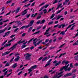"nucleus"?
<instances>
[{
	"label": "nucleus",
	"mask_w": 78,
	"mask_h": 78,
	"mask_svg": "<svg viewBox=\"0 0 78 78\" xmlns=\"http://www.w3.org/2000/svg\"><path fill=\"white\" fill-rule=\"evenodd\" d=\"M33 44L35 47L39 45V39L35 38L33 40Z\"/></svg>",
	"instance_id": "f257e3e1"
},
{
	"label": "nucleus",
	"mask_w": 78,
	"mask_h": 78,
	"mask_svg": "<svg viewBox=\"0 0 78 78\" xmlns=\"http://www.w3.org/2000/svg\"><path fill=\"white\" fill-rule=\"evenodd\" d=\"M63 72H64V71L61 72L59 73L58 72L56 73V74L54 76L53 78H59L61 77L63 75V74H62Z\"/></svg>",
	"instance_id": "f03ea898"
},
{
	"label": "nucleus",
	"mask_w": 78,
	"mask_h": 78,
	"mask_svg": "<svg viewBox=\"0 0 78 78\" xmlns=\"http://www.w3.org/2000/svg\"><path fill=\"white\" fill-rule=\"evenodd\" d=\"M25 56V58L26 60H30L31 59V54L29 53H27L24 55Z\"/></svg>",
	"instance_id": "7ed1b4c3"
},
{
	"label": "nucleus",
	"mask_w": 78,
	"mask_h": 78,
	"mask_svg": "<svg viewBox=\"0 0 78 78\" xmlns=\"http://www.w3.org/2000/svg\"><path fill=\"white\" fill-rule=\"evenodd\" d=\"M36 68H37V66L36 65H34L32 66L30 69H28V71H29L28 73H30V72H32L33 70H34V69H36Z\"/></svg>",
	"instance_id": "20e7f679"
},
{
	"label": "nucleus",
	"mask_w": 78,
	"mask_h": 78,
	"mask_svg": "<svg viewBox=\"0 0 78 78\" xmlns=\"http://www.w3.org/2000/svg\"><path fill=\"white\" fill-rule=\"evenodd\" d=\"M69 64H68L67 66L66 65L65 66L63 67V68L64 69L65 71H67V70L70 71V70H71V68L70 67H69Z\"/></svg>",
	"instance_id": "39448f33"
},
{
	"label": "nucleus",
	"mask_w": 78,
	"mask_h": 78,
	"mask_svg": "<svg viewBox=\"0 0 78 78\" xmlns=\"http://www.w3.org/2000/svg\"><path fill=\"white\" fill-rule=\"evenodd\" d=\"M14 22H15V23H17V24H18V25H21L22 24V23H20V21H13L12 22H11L9 23V25H11V24H12V23H14Z\"/></svg>",
	"instance_id": "423d86ee"
},
{
	"label": "nucleus",
	"mask_w": 78,
	"mask_h": 78,
	"mask_svg": "<svg viewBox=\"0 0 78 78\" xmlns=\"http://www.w3.org/2000/svg\"><path fill=\"white\" fill-rule=\"evenodd\" d=\"M62 4L61 3H59L58 5L57 8H56V9H58L59 8H62L63 7V6L62 5Z\"/></svg>",
	"instance_id": "0eeeda50"
},
{
	"label": "nucleus",
	"mask_w": 78,
	"mask_h": 78,
	"mask_svg": "<svg viewBox=\"0 0 78 78\" xmlns=\"http://www.w3.org/2000/svg\"><path fill=\"white\" fill-rule=\"evenodd\" d=\"M17 45V44H15V45L13 46V47L10 48V49L11 50H13L14 49H15V48H16Z\"/></svg>",
	"instance_id": "6e6552de"
},
{
	"label": "nucleus",
	"mask_w": 78,
	"mask_h": 78,
	"mask_svg": "<svg viewBox=\"0 0 78 78\" xmlns=\"http://www.w3.org/2000/svg\"><path fill=\"white\" fill-rule=\"evenodd\" d=\"M28 9H29V8L27 9H26L24 11H23V13L22 14V16H23L25 15V14H26L27 13V10H28Z\"/></svg>",
	"instance_id": "1a4fd4ad"
},
{
	"label": "nucleus",
	"mask_w": 78,
	"mask_h": 78,
	"mask_svg": "<svg viewBox=\"0 0 78 78\" xmlns=\"http://www.w3.org/2000/svg\"><path fill=\"white\" fill-rule=\"evenodd\" d=\"M11 51H10L9 52H5L4 53H2V56H5V55H8V54H9V53H10V52Z\"/></svg>",
	"instance_id": "9d476101"
},
{
	"label": "nucleus",
	"mask_w": 78,
	"mask_h": 78,
	"mask_svg": "<svg viewBox=\"0 0 78 78\" xmlns=\"http://www.w3.org/2000/svg\"><path fill=\"white\" fill-rule=\"evenodd\" d=\"M33 39L34 38H33L32 39L30 40L29 41H26V42L23 43V44H27H27H30V42H31V41H32L33 40Z\"/></svg>",
	"instance_id": "9b49d317"
},
{
	"label": "nucleus",
	"mask_w": 78,
	"mask_h": 78,
	"mask_svg": "<svg viewBox=\"0 0 78 78\" xmlns=\"http://www.w3.org/2000/svg\"><path fill=\"white\" fill-rule=\"evenodd\" d=\"M20 9V8L18 7L17 9L16 10H15V14H17V13L19 12V11Z\"/></svg>",
	"instance_id": "f8f14e48"
},
{
	"label": "nucleus",
	"mask_w": 78,
	"mask_h": 78,
	"mask_svg": "<svg viewBox=\"0 0 78 78\" xmlns=\"http://www.w3.org/2000/svg\"><path fill=\"white\" fill-rule=\"evenodd\" d=\"M50 29V27L49 28H48L47 30H46L45 33L44 34V35H45L46 34H48V31H49V30Z\"/></svg>",
	"instance_id": "ddd939ff"
},
{
	"label": "nucleus",
	"mask_w": 78,
	"mask_h": 78,
	"mask_svg": "<svg viewBox=\"0 0 78 78\" xmlns=\"http://www.w3.org/2000/svg\"><path fill=\"white\" fill-rule=\"evenodd\" d=\"M19 58H20V57L19 56H16V58H15L14 59L15 61L16 62L18 61L19 60Z\"/></svg>",
	"instance_id": "4468645a"
},
{
	"label": "nucleus",
	"mask_w": 78,
	"mask_h": 78,
	"mask_svg": "<svg viewBox=\"0 0 78 78\" xmlns=\"http://www.w3.org/2000/svg\"><path fill=\"white\" fill-rule=\"evenodd\" d=\"M34 23V20H32L30 21V24H29L30 27H31L33 26V24Z\"/></svg>",
	"instance_id": "2eb2a0df"
},
{
	"label": "nucleus",
	"mask_w": 78,
	"mask_h": 78,
	"mask_svg": "<svg viewBox=\"0 0 78 78\" xmlns=\"http://www.w3.org/2000/svg\"><path fill=\"white\" fill-rule=\"evenodd\" d=\"M72 75L71 73H69L67 74L66 75L64 76L65 77H67V76H69Z\"/></svg>",
	"instance_id": "dca6fc26"
},
{
	"label": "nucleus",
	"mask_w": 78,
	"mask_h": 78,
	"mask_svg": "<svg viewBox=\"0 0 78 78\" xmlns=\"http://www.w3.org/2000/svg\"><path fill=\"white\" fill-rule=\"evenodd\" d=\"M9 33H10V31H8L7 33H6L3 36V37H5V36H8L9 34Z\"/></svg>",
	"instance_id": "f3484780"
},
{
	"label": "nucleus",
	"mask_w": 78,
	"mask_h": 78,
	"mask_svg": "<svg viewBox=\"0 0 78 78\" xmlns=\"http://www.w3.org/2000/svg\"><path fill=\"white\" fill-rule=\"evenodd\" d=\"M37 13H36L34 15V14H32L31 15V17H36V16H37Z\"/></svg>",
	"instance_id": "a211bd4d"
},
{
	"label": "nucleus",
	"mask_w": 78,
	"mask_h": 78,
	"mask_svg": "<svg viewBox=\"0 0 78 78\" xmlns=\"http://www.w3.org/2000/svg\"><path fill=\"white\" fill-rule=\"evenodd\" d=\"M61 17H62V16L58 15L57 16L56 20H58V19H59Z\"/></svg>",
	"instance_id": "6ab92c4d"
},
{
	"label": "nucleus",
	"mask_w": 78,
	"mask_h": 78,
	"mask_svg": "<svg viewBox=\"0 0 78 78\" xmlns=\"http://www.w3.org/2000/svg\"><path fill=\"white\" fill-rule=\"evenodd\" d=\"M25 42V40H23V41H21V40H20L18 42V44H21V43H23V42Z\"/></svg>",
	"instance_id": "aec40b11"
},
{
	"label": "nucleus",
	"mask_w": 78,
	"mask_h": 78,
	"mask_svg": "<svg viewBox=\"0 0 78 78\" xmlns=\"http://www.w3.org/2000/svg\"><path fill=\"white\" fill-rule=\"evenodd\" d=\"M48 57H44L42 60V61H45V60H48Z\"/></svg>",
	"instance_id": "412c9836"
},
{
	"label": "nucleus",
	"mask_w": 78,
	"mask_h": 78,
	"mask_svg": "<svg viewBox=\"0 0 78 78\" xmlns=\"http://www.w3.org/2000/svg\"><path fill=\"white\" fill-rule=\"evenodd\" d=\"M69 67L71 68H73V63H70L69 64Z\"/></svg>",
	"instance_id": "4be33fe9"
},
{
	"label": "nucleus",
	"mask_w": 78,
	"mask_h": 78,
	"mask_svg": "<svg viewBox=\"0 0 78 78\" xmlns=\"http://www.w3.org/2000/svg\"><path fill=\"white\" fill-rule=\"evenodd\" d=\"M49 6V5L48 4H46V5H45V6H44L43 7L41 8V9H42L43 8H47Z\"/></svg>",
	"instance_id": "5701e85b"
},
{
	"label": "nucleus",
	"mask_w": 78,
	"mask_h": 78,
	"mask_svg": "<svg viewBox=\"0 0 78 78\" xmlns=\"http://www.w3.org/2000/svg\"><path fill=\"white\" fill-rule=\"evenodd\" d=\"M66 53H64L61 54H60V55L58 58H61V57H62V55H66Z\"/></svg>",
	"instance_id": "b1692460"
},
{
	"label": "nucleus",
	"mask_w": 78,
	"mask_h": 78,
	"mask_svg": "<svg viewBox=\"0 0 78 78\" xmlns=\"http://www.w3.org/2000/svg\"><path fill=\"white\" fill-rule=\"evenodd\" d=\"M49 41V39H47L45 41V42H43L42 43V44H45V43L46 42H48V41Z\"/></svg>",
	"instance_id": "393cba45"
},
{
	"label": "nucleus",
	"mask_w": 78,
	"mask_h": 78,
	"mask_svg": "<svg viewBox=\"0 0 78 78\" xmlns=\"http://www.w3.org/2000/svg\"><path fill=\"white\" fill-rule=\"evenodd\" d=\"M12 0H9V1H8L6 2V4H9V3H11V2H12Z\"/></svg>",
	"instance_id": "a878e982"
},
{
	"label": "nucleus",
	"mask_w": 78,
	"mask_h": 78,
	"mask_svg": "<svg viewBox=\"0 0 78 78\" xmlns=\"http://www.w3.org/2000/svg\"><path fill=\"white\" fill-rule=\"evenodd\" d=\"M30 3H29L27 5H24L23 6V7L24 8H26L27 7H28V6H29L30 5Z\"/></svg>",
	"instance_id": "bb28decb"
},
{
	"label": "nucleus",
	"mask_w": 78,
	"mask_h": 78,
	"mask_svg": "<svg viewBox=\"0 0 78 78\" xmlns=\"http://www.w3.org/2000/svg\"><path fill=\"white\" fill-rule=\"evenodd\" d=\"M65 34V32L62 31L60 34V35H61V34H62V36H64Z\"/></svg>",
	"instance_id": "cd10ccee"
},
{
	"label": "nucleus",
	"mask_w": 78,
	"mask_h": 78,
	"mask_svg": "<svg viewBox=\"0 0 78 78\" xmlns=\"http://www.w3.org/2000/svg\"><path fill=\"white\" fill-rule=\"evenodd\" d=\"M45 21V20H43L40 23V24H43V23H44Z\"/></svg>",
	"instance_id": "c85d7f7f"
},
{
	"label": "nucleus",
	"mask_w": 78,
	"mask_h": 78,
	"mask_svg": "<svg viewBox=\"0 0 78 78\" xmlns=\"http://www.w3.org/2000/svg\"><path fill=\"white\" fill-rule=\"evenodd\" d=\"M15 40V38H12V40H10L8 42V43H10L11 42H12V41H13L14 40Z\"/></svg>",
	"instance_id": "c756f323"
},
{
	"label": "nucleus",
	"mask_w": 78,
	"mask_h": 78,
	"mask_svg": "<svg viewBox=\"0 0 78 78\" xmlns=\"http://www.w3.org/2000/svg\"><path fill=\"white\" fill-rule=\"evenodd\" d=\"M61 61H59V62H58V63L55 64V66H58V65H59V64H61Z\"/></svg>",
	"instance_id": "7c9ffc66"
},
{
	"label": "nucleus",
	"mask_w": 78,
	"mask_h": 78,
	"mask_svg": "<svg viewBox=\"0 0 78 78\" xmlns=\"http://www.w3.org/2000/svg\"><path fill=\"white\" fill-rule=\"evenodd\" d=\"M72 26V25H70L69 26L66 28V30H65V32H66V31H67V30H68V29H69V28H70V27Z\"/></svg>",
	"instance_id": "2f4dec72"
},
{
	"label": "nucleus",
	"mask_w": 78,
	"mask_h": 78,
	"mask_svg": "<svg viewBox=\"0 0 78 78\" xmlns=\"http://www.w3.org/2000/svg\"><path fill=\"white\" fill-rule=\"evenodd\" d=\"M28 1H29V0H24V1H23L22 2V3H27V2Z\"/></svg>",
	"instance_id": "473e14b6"
},
{
	"label": "nucleus",
	"mask_w": 78,
	"mask_h": 78,
	"mask_svg": "<svg viewBox=\"0 0 78 78\" xmlns=\"http://www.w3.org/2000/svg\"><path fill=\"white\" fill-rule=\"evenodd\" d=\"M78 45V43H77V42H75V43L73 44V46H75V45Z\"/></svg>",
	"instance_id": "72a5a7b5"
},
{
	"label": "nucleus",
	"mask_w": 78,
	"mask_h": 78,
	"mask_svg": "<svg viewBox=\"0 0 78 78\" xmlns=\"http://www.w3.org/2000/svg\"><path fill=\"white\" fill-rule=\"evenodd\" d=\"M52 61V59H50L49 60L48 62L47 63L50 64H51V63H50V62Z\"/></svg>",
	"instance_id": "f704fd0d"
},
{
	"label": "nucleus",
	"mask_w": 78,
	"mask_h": 78,
	"mask_svg": "<svg viewBox=\"0 0 78 78\" xmlns=\"http://www.w3.org/2000/svg\"><path fill=\"white\" fill-rule=\"evenodd\" d=\"M30 27L29 25L28 26H24V28H28V27Z\"/></svg>",
	"instance_id": "c9c22d12"
},
{
	"label": "nucleus",
	"mask_w": 78,
	"mask_h": 78,
	"mask_svg": "<svg viewBox=\"0 0 78 78\" xmlns=\"http://www.w3.org/2000/svg\"><path fill=\"white\" fill-rule=\"evenodd\" d=\"M9 66V64L8 63H7L5 64V67H8Z\"/></svg>",
	"instance_id": "e433bc0d"
},
{
	"label": "nucleus",
	"mask_w": 78,
	"mask_h": 78,
	"mask_svg": "<svg viewBox=\"0 0 78 78\" xmlns=\"http://www.w3.org/2000/svg\"><path fill=\"white\" fill-rule=\"evenodd\" d=\"M58 0H55V1L54 2H53V4H55V3H58Z\"/></svg>",
	"instance_id": "4c0bfd02"
},
{
	"label": "nucleus",
	"mask_w": 78,
	"mask_h": 78,
	"mask_svg": "<svg viewBox=\"0 0 78 78\" xmlns=\"http://www.w3.org/2000/svg\"><path fill=\"white\" fill-rule=\"evenodd\" d=\"M43 11L44 12V14H45L46 13L47 11V9H44V10H43Z\"/></svg>",
	"instance_id": "58836bf2"
},
{
	"label": "nucleus",
	"mask_w": 78,
	"mask_h": 78,
	"mask_svg": "<svg viewBox=\"0 0 78 78\" xmlns=\"http://www.w3.org/2000/svg\"><path fill=\"white\" fill-rule=\"evenodd\" d=\"M16 66H17V64L15 63L12 66V67L15 68Z\"/></svg>",
	"instance_id": "ea45409f"
},
{
	"label": "nucleus",
	"mask_w": 78,
	"mask_h": 78,
	"mask_svg": "<svg viewBox=\"0 0 78 78\" xmlns=\"http://www.w3.org/2000/svg\"><path fill=\"white\" fill-rule=\"evenodd\" d=\"M53 21H51L49 23L48 25H51V24H53Z\"/></svg>",
	"instance_id": "a19ab883"
},
{
	"label": "nucleus",
	"mask_w": 78,
	"mask_h": 78,
	"mask_svg": "<svg viewBox=\"0 0 78 78\" xmlns=\"http://www.w3.org/2000/svg\"><path fill=\"white\" fill-rule=\"evenodd\" d=\"M39 34V31H38L37 32H35L34 34Z\"/></svg>",
	"instance_id": "79ce46f5"
},
{
	"label": "nucleus",
	"mask_w": 78,
	"mask_h": 78,
	"mask_svg": "<svg viewBox=\"0 0 78 78\" xmlns=\"http://www.w3.org/2000/svg\"><path fill=\"white\" fill-rule=\"evenodd\" d=\"M27 47V45H23L22 46V48H25V47Z\"/></svg>",
	"instance_id": "37998d69"
},
{
	"label": "nucleus",
	"mask_w": 78,
	"mask_h": 78,
	"mask_svg": "<svg viewBox=\"0 0 78 78\" xmlns=\"http://www.w3.org/2000/svg\"><path fill=\"white\" fill-rule=\"evenodd\" d=\"M55 14H53L51 16L50 19H53V17H55Z\"/></svg>",
	"instance_id": "c03bdc74"
},
{
	"label": "nucleus",
	"mask_w": 78,
	"mask_h": 78,
	"mask_svg": "<svg viewBox=\"0 0 78 78\" xmlns=\"http://www.w3.org/2000/svg\"><path fill=\"white\" fill-rule=\"evenodd\" d=\"M7 42V40L5 41L2 44V46H3V45H5V43H6V42Z\"/></svg>",
	"instance_id": "a18cd8bd"
},
{
	"label": "nucleus",
	"mask_w": 78,
	"mask_h": 78,
	"mask_svg": "<svg viewBox=\"0 0 78 78\" xmlns=\"http://www.w3.org/2000/svg\"><path fill=\"white\" fill-rule=\"evenodd\" d=\"M34 5H35V2H34L32 4L31 6H34Z\"/></svg>",
	"instance_id": "49530a36"
},
{
	"label": "nucleus",
	"mask_w": 78,
	"mask_h": 78,
	"mask_svg": "<svg viewBox=\"0 0 78 78\" xmlns=\"http://www.w3.org/2000/svg\"><path fill=\"white\" fill-rule=\"evenodd\" d=\"M55 48V47H51L49 48L50 50H52V49H53Z\"/></svg>",
	"instance_id": "de8ad7c7"
},
{
	"label": "nucleus",
	"mask_w": 78,
	"mask_h": 78,
	"mask_svg": "<svg viewBox=\"0 0 78 78\" xmlns=\"http://www.w3.org/2000/svg\"><path fill=\"white\" fill-rule=\"evenodd\" d=\"M14 58L13 57L12 58V59H11L10 61V62H12L13 61V60H14Z\"/></svg>",
	"instance_id": "09e8293b"
},
{
	"label": "nucleus",
	"mask_w": 78,
	"mask_h": 78,
	"mask_svg": "<svg viewBox=\"0 0 78 78\" xmlns=\"http://www.w3.org/2000/svg\"><path fill=\"white\" fill-rule=\"evenodd\" d=\"M15 56H17L18 55H20V54L16 53L15 54Z\"/></svg>",
	"instance_id": "8fccbe9b"
},
{
	"label": "nucleus",
	"mask_w": 78,
	"mask_h": 78,
	"mask_svg": "<svg viewBox=\"0 0 78 78\" xmlns=\"http://www.w3.org/2000/svg\"><path fill=\"white\" fill-rule=\"evenodd\" d=\"M3 32H4L3 30H0V34H1V33H3Z\"/></svg>",
	"instance_id": "3c124183"
},
{
	"label": "nucleus",
	"mask_w": 78,
	"mask_h": 78,
	"mask_svg": "<svg viewBox=\"0 0 78 78\" xmlns=\"http://www.w3.org/2000/svg\"><path fill=\"white\" fill-rule=\"evenodd\" d=\"M61 12V10H58V11L57 12H56V14H59V13H60V12Z\"/></svg>",
	"instance_id": "603ef678"
},
{
	"label": "nucleus",
	"mask_w": 78,
	"mask_h": 78,
	"mask_svg": "<svg viewBox=\"0 0 78 78\" xmlns=\"http://www.w3.org/2000/svg\"><path fill=\"white\" fill-rule=\"evenodd\" d=\"M49 64H49V63H47V64H46L45 65V67H47V66H49Z\"/></svg>",
	"instance_id": "864d4df0"
},
{
	"label": "nucleus",
	"mask_w": 78,
	"mask_h": 78,
	"mask_svg": "<svg viewBox=\"0 0 78 78\" xmlns=\"http://www.w3.org/2000/svg\"><path fill=\"white\" fill-rule=\"evenodd\" d=\"M64 45H65V44H62V45H61L59 47V48H61V47H63V46H64Z\"/></svg>",
	"instance_id": "5fc2aeb1"
},
{
	"label": "nucleus",
	"mask_w": 78,
	"mask_h": 78,
	"mask_svg": "<svg viewBox=\"0 0 78 78\" xmlns=\"http://www.w3.org/2000/svg\"><path fill=\"white\" fill-rule=\"evenodd\" d=\"M63 5H67V3L66 2H64L63 3Z\"/></svg>",
	"instance_id": "6e6d98bb"
},
{
	"label": "nucleus",
	"mask_w": 78,
	"mask_h": 78,
	"mask_svg": "<svg viewBox=\"0 0 78 78\" xmlns=\"http://www.w3.org/2000/svg\"><path fill=\"white\" fill-rule=\"evenodd\" d=\"M11 73H10L9 74H7L6 76L7 77H8L9 75H11Z\"/></svg>",
	"instance_id": "4d7b16f0"
},
{
	"label": "nucleus",
	"mask_w": 78,
	"mask_h": 78,
	"mask_svg": "<svg viewBox=\"0 0 78 78\" xmlns=\"http://www.w3.org/2000/svg\"><path fill=\"white\" fill-rule=\"evenodd\" d=\"M8 73V70L6 71L4 73V75L5 76V75H6V74Z\"/></svg>",
	"instance_id": "13d9d810"
},
{
	"label": "nucleus",
	"mask_w": 78,
	"mask_h": 78,
	"mask_svg": "<svg viewBox=\"0 0 78 78\" xmlns=\"http://www.w3.org/2000/svg\"><path fill=\"white\" fill-rule=\"evenodd\" d=\"M8 70V69L7 68H6L4 69L3 70H2V72H5V71L6 70Z\"/></svg>",
	"instance_id": "bf43d9fd"
},
{
	"label": "nucleus",
	"mask_w": 78,
	"mask_h": 78,
	"mask_svg": "<svg viewBox=\"0 0 78 78\" xmlns=\"http://www.w3.org/2000/svg\"><path fill=\"white\" fill-rule=\"evenodd\" d=\"M63 69H64V67H63V68H61L59 70V72H61Z\"/></svg>",
	"instance_id": "052dcab7"
},
{
	"label": "nucleus",
	"mask_w": 78,
	"mask_h": 78,
	"mask_svg": "<svg viewBox=\"0 0 78 78\" xmlns=\"http://www.w3.org/2000/svg\"><path fill=\"white\" fill-rule=\"evenodd\" d=\"M75 25H74L72 27V28L70 29L71 30H73V27H75Z\"/></svg>",
	"instance_id": "680f3d73"
},
{
	"label": "nucleus",
	"mask_w": 78,
	"mask_h": 78,
	"mask_svg": "<svg viewBox=\"0 0 78 78\" xmlns=\"http://www.w3.org/2000/svg\"><path fill=\"white\" fill-rule=\"evenodd\" d=\"M70 1V0H65V2H66V3H67Z\"/></svg>",
	"instance_id": "e2e57ef3"
},
{
	"label": "nucleus",
	"mask_w": 78,
	"mask_h": 78,
	"mask_svg": "<svg viewBox=\"0 0 78 78\" xmlns=\"http://www.w3.org/2000/svg\"><path fill=\"white\" fill-rule=\"evenodd\" d=\"M9 21V20H7L5 21H2V22H4V23H5V22H6L8 21Z\"/></svg>",
	"instance_id": "0e129e2a"
},
{
	"label": "nucleus",
	"mask_w": 78,
	"mask_h": 78,
	"mask_svg": "<svg viewBox=\"0 0 78 78\" xmlns=\"http://www.w3.org/2000/svg\"><path fill=\"white\" fill-rule=\"evenodd\" d=\"M11 11H10V12H9V13H8L7 14H6L5 16H8V15H9V14H10V13H11Z\"/></svg>",
	"instance_id": "69168bd1"
},
{
	"label": "nucleus",
	"mask_w": 78,
	"mask_h": 78,
	"mask_svg": "<svg viewBox=\"0 0 78 78\" xmlns=\"http://www.w3.org/2000/svg\"><path fill=\"white\" fill-rule=\"evenodd\" d=\"M44 78H48V76L45 75L44 76Z\"/></svg>",
	"instance_id": "338daca9"
},
{
	"label": "nucleus",
	"mask_w": 78,
	"mask_h": 78,
	"mask_svg": "<svg viewBox=\"0 0 78 78\" xmlns=\"http://www.w3.org/2000/svg\"><path fill=\"white\" fill-rule=\"evenodd\" d=\"M62 28H63L64 27H65V24H62Z\"/></svg>",
	"instance_id": "774afa93"
}]
</instances>
